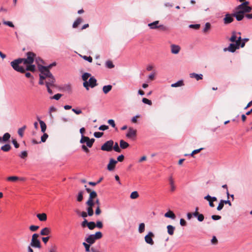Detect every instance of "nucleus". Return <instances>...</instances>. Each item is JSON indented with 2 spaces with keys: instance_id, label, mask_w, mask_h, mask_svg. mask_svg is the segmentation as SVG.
I'll list each match as a JSON object with an SVG mask.
<instances>
[{
  "instance_id": "4468645a",
  "label": "nucleus",
  "mask_w": 252,
  "mask_h": 252,
  "mask_svg": "<svg viewBox=\"0 0 252 252\" xmlns=\"http://www.w3.org/2000/svg\"><path fill=\"white\" fill-rule=\"evenodd\" d=\"M236 10H239L241 12H243V13H245L250 12L252 10V8L251 6H249L248 5L244 6V7H242L240 8H238V6H237L236 8Z\"/></svg>"
},
{
  "instance_id": "f3484780",
  "label": "nucleus",
  "mask_w": 252,
  "mask_h": 252,
  "mask_svg": "<svg viewBox=\"0 0 252 252\" xmlns=\"http://www.w3.org/2000/svg\"><path fill=\"white\" fill-rule=\"evenodd\" d=\"M181 48L179 45L172 44L171 45V52L172 54H177L180 51Z\"/></svg>"
},
{
  "instance_id": "09e8293b",
  "label": "nucleus",
  "mask_w": 252,
  "mask_h": 252,
  "mask_svg": "<svg viewBox=\"0 0 252 252\" xmlns=\"http://www.w3.org/2000/svg\"><path fill=\"white\" fill-rule=\"evenodd\" d=\"M89 140V137L87 136H85L84 135L81 136V138L80 141V142L82 144L86 143L87 140Z\"/></svg>"
},
{
  "instance_id": "dca6fc26",
  "label": "nucleus",
  "mask_w": 252,
  "mask_h": 252,
  "mask_svg": "<svg viewBox=\"0 0 252 252\" xmlns=\"http://www.w3.org/2000/svg\"><path fill=\"white\" fill-rule=\"evenodd\" d=\"M240 47L239 44L231 43L229 44L227 50L230 52L233 53L234 52L236 49H239Z\"/></svg>"
},
{
  "instance_id": "a19ab883",
  "label": "nucleus",
  "mask_w": 252,
  "mask_h": 252,
  "mask_svg": "<svg viewBox=\"0 0 252 252\" xmlns=\"http://www.w3.org/2000/svg\"><path fill=\"white\" fill-rule=\"evenodd\" d=\"M83 245L84 246L85 248V251L86 252H90V245L91 244H89L88 243L83 242Z\"/></svg>"
},
{
  "instance_id": "c9c22d12",
  "label": "nucleus",
  "mask_w": 252,
  "mask_h": 252,
  "mask_svg": "<svg viewBox=\"0 0 252 252\" xmlns=\"http://www.w3.org/2000/svg\"><path fill=\"white\" fill-rule=\"evenodd\" d=\"M29 65L27 66L26 69L25 70H29L31 71H34L35 69V66L34 65H32V64H29Z\"/></svg>"
},
{
  "instance_id": "b1692460",
  "label": "nucleus",
  "mask_w": 252,
  "mask_h": 252,
  "mask_svg": "<svg viewBox=\"0 0 252 252\" xmlns=\"http://www.w3.org/2000/svg\"><path fill=\"white\" fill-rule=\"evenodd\" d=\"M112 86L111 85H108L103 86V88H102V90H103V93L105 94H106L112 90Z\"/></svg>"
},
{
  "instance_id": "052dcab7",
  "label": "nucleus",
  "mask_w": 252,
  "mask_h": 252,
  "mask_svg": "<svg viewBox=\"0 0 252 252\" xmlns=\"http://www.w3.org/2000/svg\"><path fill=\"white\" fill-rule=\"evenodd\" d=\"M200 27V24H191L189 25L190 28L194 29L196 30L198 29Z\"/></svg>"
},
{
  "instance_id": "f8f14e48",
  "label": "nucleus",
  "mask_w": 252,
  "mask_h": 252,
  "mask_svg": "<svg viewBox=\"0 0 252 252\" xmlns=\"http://www.w3.org/2000/svg\"><path fill=\"white\" fill-rule=\"evenodd\" d=\"M46 81L45 82L46 86H55V79L53 75L52 76H50L49 77L47 78L46 79H45Z\"/></svg>"
},
{
  "instance_id": "72a5a7b5",
  "label": "nucleus",
  "mask_w": 252,
  "mask_h": 252,
  "mask_svg": "<svg viewBox=\"0 0 252 252\" xmlns=\"http://www.w3.org/2000/svg\"><path fill=\"white\" fill-rule=\"evenodd\" d=\"M94 141H95V139L94 138L90 139L89 138V140H87V142H86V144H87V146L89 148H91L92 147Z\"/></svg>"
},
{
  "instance_id": "603ef678",
  "label": "nucleus",
  "mask_w": 252,
  "mask_h": 252,
  "mask_svg": "<svg viewBox=\"0 0 252 252\" xmlns=\"http://www.w3.org/2000/svg\"><path fill=\"white\" fill-rule=\"evenodd\" d=\"M211 28V25L209 23H206L205 25V27L203 30L204 32H207Z\"/></svg>"
},
{
  "instance_id": "423d86ee",
  "label": "nucleus",
  "mask_w": 252,
  "mask_h": 252,
  "mask_svg": "<svg viewBox=\"0 0 252 252\" xmlns=\"http://www.w3.org/2000/svg\"><path fill=\"white\" fill-rule=\"evenodd\" d=\"M114 145V141L112 140L106 141L104 144H103L100 149L103 151L110 152L113 149Z\"/></svg>"
},
{
  "instance_id": "473e14b6",
  "label": "nucleus",
  "mask_w": 252,
  "mask_h": 252,
  "mask_svg": "<svg viewBox=\"0 0 252 252\" xmlns=\"http://www.w3.org/2000/svg\"><path fill=\"white\" fill-rule=\"evenodd\" d=\"M0 149L4 152H8L11 149V146L9 144H5L2 146Z\"/></svg>"
},
{
  "instance_id": "f03ea898",
  "label": "nucleus",
  "mask_w": 252,
  "mask_h": 252,
  "mask_svg": "<svg viewBox=\"0 0 252 252\" xmlns=\"http://www.w3.org/2000/svg\"><path fill=\"white\" fill-rule=\"evenodd\" d=\"M102 234L101 232H96L94 234H91L85 239V241L89 244H93L96 240L101 238Z\"/></svg>"
},
{
  "instance_id": "bb28decb",
  "label": "nucleus",
  "mask_w": 252,
  "mask_h": 252,
  "mask_svg": "<svg viewBox=\"0 0 252 252\" xmlns=\"http://www.w3.org/2000/svg\"><path fill=\"white\" fill-rule=\"evenodd\" d=\"M167 228L168 233L170 235H173L174 232V230H175V227L171 225H168L167 226Z\"/></svg>"
},
{
  "instance_id": "393cba45",
  "label": "nucleus",
  "mask_w": 252,
  "mask_h": 252,
  "mask_svg": "<svg viewBox=\"0 0 252 252\" xmlns=\"http://www.w3.org/2000/svg\"><path fill=\"white\" fill-rule=\"evenodd\" d=\"M38 121L41 127V130L43 133H44L46 129V125L43 121L39 119H38Z\"/></svg>"
},
{
  "instance_id": "9d476101",
  "label": "nucleus",
  "mask_w": 252,
  "mask_h": 252,
  "mask_svg": "<svg viewBox=\"0 0 252 252\" xmlns=\"http://www.w3.org/2000/svg\"><path fill=\"white\" fill-rule=\"evenodd\" d=\"M154 237V233L151 231L149 232L148 234L146 235L144 238L146 243L150 245H153L154 244V242L153 241V237Z\"/></svg>"
},
{
  "instance_id": "de8ad7c7",
  "label": "nucleus",
  "mask_w": 252,
  "mask_h": 252,
  "mask_svg": "<svg viewBox=\"0 0 252 252\" xmlns=\"http://www.w3.org/2000/svg\"><path fill=\"white\" fill-rule=\"evenodd\" d=\"M28 156V153L26 151H22L19 155V157L23 159L26 158Z\"/></svg>"
},
{
  "instance_id": "cd10ccee",
  "label": "nucleus",
  "mask_w": 252,
  "mask_h": 252,
  "mask_svg": "<svg viewBox=\"0 0 252 252\" xmlns=\"http://www.w3.org/2000/svg\"><path fill=\"white\" fill-rule=\"evenodd\" d=\"M82 22V19L79 17L73 23L72 27L73 28H76Z\"/></svg>"
},
{
  "instance_id": "f704fd0d",
  "label": "nucleus",
  "mask_w": 252,
  "mask_h": 252,
  "mask_svg": "<svg viewBox=\"0 0 252 252\" xmlns=\"http://www.w3.org/2000/svg\"><path fill=\"white\" fill-rule=\"evenodd\" d=\"M83 193H84V191L82 190H81L78 192V194L77 197V200L78 201L81 202L82 201V200L83 199Z\"/></svg>"
},
{
  "instance_id": "7ed1b4c3",
  "label": "nucleus",
  "mask_w": 252,
  "mask_h": 252,
  "mask_svg": "<svg viewBox=\"0 0 252 252\" xmlns=\"http://www.w3.org/2000/svg\"><path fill=\"white\" fill-rule=\"evenodd\" d=\"M83 85L87 90H89V87L93 88L97 86V81L94 76H92L90 78L88 81L84 82Z\"/></svg>"
},
{
  "instance_id": "3c124183",
  "label": "nucleus",
  "mask_w": 252,
  "mask_h": 252,
  "mask_svg": "<svg viewBox=\"0 0 252 252\" xmlns=\"http://www.w3.org/2000/svg\"><path fill=\"white\" fill-rule=\"evenodd\" d=\"M56 111H57V109L55 107L51 106L50 107L49 113V115H50V116L51 118H53V115L52 114V113L53 112H56Z\"/></svg>"
},
{
  "instance_id": "2eb2a0df",
  "label": "nucleus",
  "mask_w": 252,
  "mask_h": 252,
  "mask_svg": "<svg viewBox=\"0 0 252 252\" xmlns=\"http://www.w3.org/2000/svg\"><path fill=\"white\" fill-rule=\"evenodd\" d=\"M233 16L236 19V20L238 21H241L244 17V13L243 12H241L240 11L237 10L236 12L233 13Z\"/></svg>"
},
{
  "instance_id": "4c0bfd02",
  "label": "nucleus",
  "mask_w": 252,
  "mask_h": 252,
  "mask_svg": "<svg viewBox=\"0 0 252 252\" xmlns=\"http://www.w3.org/2000/svg\"><path fill=\"white\" fill-rule=\"evenodd\" d=\"M105 66L108 68H112L114 67V65L111 61H107L105 63Z\"/></svg>"
},
{
  "instance_id": "1a4fd4ad",
  "label": "nucleus",
  "mask_w": 252,
  "mask_h": 252,
  "mask_svg": "<svg viewBox=\"0 0 252 252\" xmlns=\"http://www.w3.org/2000/svg\"><path fill=\"white\" fill-rule=\"evenodd\" d=\"M136 135V130L132 127H129L126 134V137L129 139L133 140Z\"/></svg>"
},
{
  "instance_id": "c85d7f7f",
  "label": "nucleus",
  "mask_w": 252,
  "mask_h": 252,
  "mask_svg": "<svg viewBox=\"0 0 252 252\" xmlns=\"http://www.w3.org/2000/svg\"><path fill=\"white\" fill-rule=\"evenodd\" d=\"M91 77V74L90 73L86 72L84 73L82 76V79L84 82L88 81L87 80L89 78Z\"/></svg>"
},
{
  "instance_id": "79ce46f5",
  "label": "nucleus",
  "mask_w": 252,
  "mask_h": 252,
  "mask_svg": "<svg viewBox=\"0 0 252 252\" xmlns=\"http://www.w3.org/2000/svg\"><path fill=\"white\" fill-rule=\"evenodd\" d=\"M26 126H22V127L18 129V134L21 137H23V131L26 129Z\"/></svg>"
},
{
  "instance_id": "0eeeda50",
  "label": "nucleus",
  "mask_w": 252,
  "mask_h": 252,
  "mask_svg": "<svg viewBox=\"0 0 252 252\" xmlns=\"http://www.w3.org/2000/svg\"><path fill=\"white\" fill-rule=\"evenodd\" d=\"M27 59L22 58L23 60V63L24 64H26L32 63L36 56L35 54L32 52H29L27 53Z\"/></svg>"
},
{
  "instance_id": "6ab92c4d",
  "label": "nucleus",
  "mask_w": 252,
  "mask_h": 252,
  "mask_svg": "<svg viewBox=\"0 0 252 252\" xmlns=\"http://www.w3.org/2000/svg\"><path fill=\"white\" fill-rule=\"evenodd\" d=\"M36 217L41 221H44L47 220V215L45 213L38 214L36 215Z\"/></svg>"
},
{
  "instance_id": "ea45409f",
  "label": "nucleus",
  "mask_w": 252,
  "mask_h": 252,
  "mask_svg": "<svg viewBox=\"0 0 252 252\" xmlns=\"http://www.w3.org/2000/svg\"><path fill=\"white\" fill-rule=\"evenodd\" d=\"M97 197V193L95 191H92L90 192L89 199L94 200Z\"/></svg>"
},
{
  "instance_id": "f257e3e1",
  "label": "nucleus",
  "mask_w": 252,
  "mask_h": 252,
  "mask_svg": "<svg viewBox=\"0 0 252 252\" xmlns=\"http://www.w3.org/2000/svg\"><path fill=\"white\" fill-rule=\"evenodd\" d=\"M23 59L19 58L11 62L10 64L12 68L15 70L21 73H24L25 72V69H24V67L19 66V64L23 63Z\"/></svg>"
},
{
  "instance_id": "680f3d73",
  "label": "nucleus",
  "mask_w": 252,
  "mask_h": 252,
  "mask_svg": "<svg viewBox=\"0 0 252 252\" xmlns=\"http://www.w3.org/2000/svg\"><path fill=\"white\" fill-rule=\"evenodd\" d=\"M103 134V132H95L94 134V136L96 138H100Z\"/></svg>"
},
{
  "instance_id": "a211bd4d",
  "label": "nucleus",
  "mask_w": 252,
  "mask_h": 252,
  "mask_svg": "<svg viewBox=\"0 0 252 252\" xmlns=\"http://www.w3.org/2000/svg\"><path fill=\"white\" fill-rule=\"evenodd\" d=\"M189 77L191 78H195L197 81L201 80L203 78L202 74H196L195 73H191L189 74Z\"/></svg>"
},
{
  "instance_id": "aec40b11",
  "label": "nucleus",
  "mask_w": 252,
  "mask_h": 252,
  "mask_svg": "<svg viewBox=\"0 0 252 252\" xmlns=\"http://www.w3.org/2000/svg\"><path fill=\"white\" fill-rule=\"evenodd\" d=\"M158 23H159L158 21H156L152 23L148 24V27H149V28L151 29H153V30L157 29H158Z\"/></svg>"
},
{
  "instance_id": "13d9d810",
  "label": "nucleus",
  "mask_w": 252,
  "mask_h": 252,
  "mask_svg": "<svg viewBox=\"0 0 252 252\" xmlns=\"http://www.w3.org/2000/svg\"><path fill=\"white\" fill-rule=\"evenodd\" d=\"M39 228V226L37 225H31L30 226V229L32 231H35Z\"/></svg>"
},
{
  "instance_id": "774afa93",
  "label": "nucleus",
  "mask_w": 252,
  "mask_h": 252,
  "mask_svg": "<svg viewBox=\"0 0 252 252\" xmlns=\"http://www.w3.org/2000/svg\"><path fill=\"white\" fill-rule=\"evenodd\" d=\"M45 80V78L42 76H40L39 77V84L42 85L44 84V80Z\"/></svg>"
},
{
  "instance_id": "7c9ffc66",
  "label": "nucleus",
  "mask_w": 252,
  "mask_h": 252,
  "mask_svg": "<svg viewBox=\"0 0 252 252\" xmlns=\"http://www.w3.org/2000/svg\"><path fill=\"white\" fill-rule=\"evenodd\" d=\"M184 85V83L182 80H179L176 82L175 83L172 84L171 86L172 87H181Z\"/></svg>"
},
{
  "instance_id": "37998d69",
  "label": "nucleus",
  "mask_w": 252,
  "mask_h": 252,
  "mask_svg": "<svg viewBox=\"0 0 252 252\" xmlns=\"http://www.w3.org/2000/svg\"><path fill=\"white\" fill-rule=\"evenodd\" d=\"M19 179V178L17 176H10L7 178V180L8 181L15 182Z\"/></svg>"
},
{
  "instance_id": "ddd939ff",
  "label": "nucleus",
  "mask_w": 252,
  "mask_h": 252,
  "mask_svg": "<svg viewBox=\"0 0 252 252\" xmlns=\"http://www.w3.org/2000/svg\"><path fill=\"white\" fill-rule=\"evenodd\" d=\"M117 163V161L113 158H110L109 163L107 165V169L109 171H112L115 167V165Z\"/></svg>"
},
{
  "instance_id": "c756f323",
  "label": "nucleus",
  "mask_w": 252,
  "mask_h": 252,
  "mask_svg": "<svg viewBox=\"0 0 252 252\" xmlns=\"http://www.w3.org/2000/svg\"><path fill=\"white\" fill-rule=\"evenodd\" d=\"M145 223L142 222L139 224L138 227V232L140 233H142L145 231Z\"/></svg>"
},
{
  "instance_id": "20e7f679",
  "label": "nucleus",
  "mask_w": 252,
  "mask_h": 252,
  "mask_svg": "<svg viewBox=\"0 0 252 252\" xmlns=\"http://www.w3.org/2000/svg\"><path fill=\"white\" fill-rule=\"evenodd\" d=\"M39 234L34 233L32 236L31 243L30 245L33 248H40L41 243L40 241L38 239Z\"/></svg>"
},
{
  "instance_id": "6e6d98bb",
  "label": "nucleus",
  "mask_w": 252,
  "mask_h": 252,
  "mask_svg": "<svg viewBox=\"0 0 252 252\" xmlns=\"http://www.w3.org/2000/svg\"><path fill=\"white\" fill-rule=\"evenodd\" d=\"M48 137L47 133H44L43 135L41 137V142H45Z\"/></svg>"
},
{
  "instance_id": "338daca9",
  "label": "nucleus",
  "mask_w": 252,
  "mask_h": 252,
  "mask_svg": "<svg viewBox=\"0 0 252 252\" xmlns=\"http://www.w3.org/2000/svg\"><path fill=\"white\" fill-rule=\"evenodd\" d=\"M197 220L199 221H202L204 219V217L203 214H199V215H198Z\"/></svg>"
},
{
  "instance_id": "e433bc0d",
  "label": "nucleus",
  "mask_w": 252,
  "mask_h": 252,
  "mask_svg": "<svg viewBox=\"0 0 252 252\" xmlns=\"http://www.w3.org/2000/svg\"><path fill=\"white\" fill-rule=\"evenodd\" d=\"M49 252H58V247L56 245H52L49 249Z\"/></svg>"
},
{
  "instance_id": "58836bf2",
  "label": "nucleus",
  "mask_w": 252,
  "mask_h": 252,
  "mask_svg": "<svg viewBox=\"0 0 252 252\" xmlns=\"http://www.w3.org/2000/svg\"><path fill=\"white\" fill-rule=\"evenodd\" d=\"M139 196V194L137 191H134L131 192L130 195V197L131 199H136Z\"/></svg>"
},
{
  "instance_id": "bf43d9fd",
  "label": "nucleus",
  "mask_w": 252,
  "mask_h": 252,
  "mask_svg": "<svg viewBox=\"0 0 252 252\" xmlns=\"http://www.w3.org/2000/svg\"><path fill=\"white\" fill-rule=\"evenodd\" d=\"M62 96V94H55L54 96H53L51 98V99H54L56 100H59L61 96Z\"/></svg>"
},
{
  "instance_id": "a878e982",
  "label": "nucleus",
  "mask_w": 252,
  "mask_h": 252,
  "mask_svg": "<svg viewBox=\"0 0 252 252\" xmlns=\"http://www.w3.org/2000/svg\"><path fill=\"white\" fill-rule=\"evenodd\" d=\"M169 184L170 185V190L171 191H174L175 190L176 188L174 185V180H173V178H172V177H169Z\"/></svg>"
},
{
  "instance_id": "4d7b16f0",
  "label": "nucleus",
  "mask_w": 252,
  "mask_h": 252,
  "mask_svg": "<svg viewBox=\"0 0 252 252\" xmlns=\"http://www.w3.org/2000/svg\"><path fill=\"white\" fill-rule=\"evenodd\" d=\"M223 206H224V204L222 202V200H220V201L217 207V209L218 211H220L223 208Z\"/></svg>"
},
{
  "instance_id": "6e6552de",
  "label": "nucleus",
  "mask_w": 252,
  "mask_h": 252,
  "mask_svg": "<svg viewBox=\"0 0 252 252\" xmlns=\"http://www.w3.org/2000/svg\"><path fill=\"white\" fill-rule=\"evenodd\" d=\"M94 204V201L91 199H88V201L86 203V204L88 206V207L87 208V211L89 216H92L94 214L93 207Z\"/></svg>"
},
{
  "instance_id": "864d4df0",
  "label": "nucleus",
  "mask_w": 252,
  "mask_h": 252,
  "mask_svg": "<svg viewBox=\"0 0 252 252\" xmlns=\"http://www.w3.org/2000/svg\"><path fill=\"white\" fill-rule=\"evenodd\" d=\"M211 242V244L214 245H216L218 243V240L215 236H213Z\"/></svg>"
},
{
  "instance_id": "39448f33",
  "label": "nucleus",
  "mask_w": 252,
  "mask_h": 252,
  "mask_svg": "<svg viewBox=\"0 0 252 252\" xmlns=\"http://www.w3.org/2000/svg\"><path fill=\"white\" fill-rule=\"evenodd\" d=\"M39 70L40 72L39 76H42L44 77L45 78V80L53 75L49 70H48L45 66L40 65L39 66Z\"/></svg>"
},
{
  "instance_id": "69168bd1",
  "label": "nucleus",
  "mask_w": 252,
  "mask_h": 252,
  "mask_svg": "<svg viewBox=\"0 0 252 252\" xmlns=\"http://www.w3.org/2000/svg\"><path fill=\"white\" fill-rule=\"evenodd\" d=\"M108 123L111 125L113 127H115L116 126L115 122L112 119H110L108 121Z\"/></svg>"
},
{
  "instance_id": "a18cd8bd",
  "label": "nucleus",
  "mask_w": 252,
  "mask_h": 252,
  "mask_svg": "<svg viewBox=\"0 0 252 252\" xmlns=\"http://www.w3.org/2000/svg\"><path fill=\"white\" fill-rule=\"evenodd\" d=\"M87 226L89 229L93 230L95 227V223L94 221H90Z\"/></svg>"
},
{
  "instance_id": "412c9836",
  "label": "nucleus",
  "mask_w": 252,
  "mask_h": 252,
  "mask_svg": "<svg viewBox=\"0 0 252 252\" xmlns=\"http://www.w3.org/2000/svg\"><path fill=\"white\" fill-rule=\"evenodd\" d=\"M164 217L166 218H169L171 219L174 220L176 218V216L174 213L171 211H169L164 214Z\"/></svg>"
},
{
  "instance_id": "0e129e2a",
  "label": "nucleus",
  "mask_w": 252,
  "mask_h": 252,
  "mask_svg": "<svg viewBox=\"0 0 252 252\" xmlns=\"http://www.w3.org/2000/svg\"><path fill=\"white\" fill-rule=\"evenodd\" d=\"M108 129V126L106 125H101L99 127V129L100 130H105Z\"/></svg>"
},
{
  "instance_id": "4be33fe9",
  "label": "nucleus",
  "mask_w": 252,
  "mask_h": 252,
  "mask_svg": "<svg viewBox=\"0 0 252 252\" xmlns=\"http://www.w3.org/2000/svg\"><path fill=\"white\" fill-rule=\"evenodd\" d=\"M51 232V230L48 227H45L43 228L40 231L41 235H48Z\"/></svg>"
},
{
  "instance_id": "2f4dec72",
  "label": "nucleus",
  "mask_w": 252,
  "mask_h": 252,
  "mask_svg": "<svg viewBox=\"0 0 252 252\" xmlns=\"http://www.w3.org/2000/svg\"><path fill=\"white\" fill-rule=\"evenodd\" d=\"M10 138V134L9 133H5L2 136L3 142H6L9 141Z\"/></svg>"
},
{
  "instance_id": "49530a36",
  "label": "nucleus",
  "mask_w": 252,
  "mask_h": 252,
  "mask_svg": "<svg viewBox=\"0 0 252 252\" xmlns=\"http://www.w3.org/2000/svg\"><path fill=\"white\" fill-rule=\"evenodd\" d=\"M229 40L231 41V42H235L236 43V32H232V35L231 36V37H230V38L229 39Z\"/></svg>"
},
{
  "instance_id": "5701e85b",
  "label": "nucleus",
  "mask_w": 252,
  "mask_h": 252,
  "mask_svg": "<svg viewBox=\"0 0 252 252\" xmlns=\"http://www.w3.org/2000/svg\"><path fill=\"white\" fill-rule=\"evenodd\" d=\"M120 146L121 148L123 149H125L129 146V144L128 143L125 141L124 140H121L120 141Z\"/></svg>"
},
{
  "instance_id": "c03bdc74",
  "label": "nucleus",
  "mask_w": 252,
  "mask_h": 252,
  "mask_svg": "<svg viewBox=\"0 0 252 252\" xmlns=\"http://www.w3.org/2000/svg\"><path fill=\"white\" fill-rule=\"evenodd\" d=\"M113 148L114 150L117 152L120 153L121 151V150L117 142L115 143L114 145H113Z\"/></svg>"
},
{
  "instance_id": "9b49d317",
  "label": "nucleus",
  "mask_w": 252,
  "mask_h": 252,
  "mask_svg": "<svg viewBox=\"0 0 252 252\" xmlns=\"http://www.w3.org/2000/svg\"><path fill=\"white\" fill-rule=\"evenodd\" d=\"M233 14H230L228 13H227L225 15V17L223 19V22L224 24H228L232 22L234 20L233 18Z\"/></svg>"
},
{
  "instance_id": "5fc2aeb1",
  "label": "nucleus",
  "mask_w": 252,
  "mask_h": 252,
  "mask_svg": "<svg viewBox=\"0 0 252 252\" xmlns=\"http://www.w3.org/2000/svg\"><path fill=\"white\" fill-rule=\"evenodd\" d=\"M142 102L144 103L147 104L149 105H151L152 104V102L151 100H150L146 98H143Z\"/></svg>"
},
{
  "instance_id": "e2e57ef3",
  "label": "nucleus",
  "mask_w": 252,
  "mask_h": 252,
  "mask_svg": "<svg viewBox=\"0 0 252 252\" xmlns=\"http://www.w3.org/2000/svg\"><path fill=\"white\" fill-rule=\"evenodd\" d=\"M83 59L85 60H86L88 62H89V63H92V61H93V59L91 57V56H83Z\"/></svg>"
},
{
  "instance_id": "8fccbe9b",
  "label": "nucleus",
  "mask_w": 252,
  "mask_h": 252,
  "mask_svg": "<svg viewBox=\"0 0 252 252\" xmlns=\"http://www.w3.org/2000/svg\"><path fill=\"white\" fill-rule=\"evenodd\" d=\"M3 24L4 25H7L11 28H14V25H13V24L12 23V22L11 21H5V20H3Z\"/></svg>"
}]
</instances>
